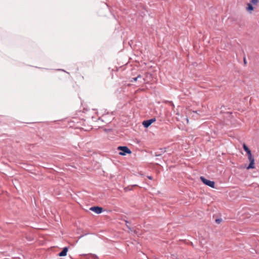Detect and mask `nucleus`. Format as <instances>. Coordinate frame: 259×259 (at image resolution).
Wrapping results in <instances>:
<instances>
[{"label":"nucleus","mask_w":259,"mask_h":259,"mask_svg":"<svg viewBox=\"0 0 259 259\" xmlns=\"http://www.w3.org/2000/svg\"><path fill=\"white\" fill-rule=\"evenodd\" d=\"M117 149L120 151V152H119L120 155L124 156L126 154L132 153V151L127 146H118Z\"/></svg>","instance_id":"obj_1"},{"label":"nucleus","mask_w":259,"mask_h":259,"mask_svg":"<svg viewBox=\"0 0 259 259\" xmlns=\"http://www.w3.org/2000/svg\"><path fill=\"white\" fill-rule=\"evenodd\" d=\"M200 179L201 182L205 185L209 186L211 188H214L215 183L214 181L208 180L202 176L200 177Z\"/></svg>","instance_id":"obj_2"},{"label":"nucleus","mask_w":259,"mask_h":259,"mask_svg":"<svg viewBox=\"0 0 259 259\" xmlns=\"http://www.w3.org/2000/svg\"><path fill=\"white\" fill-rule=\"evenodd\" d=\"M156 121L155 118L143 121L142 124L145 127H148L152 123Z\"/></svg>","instance_id":"obj_3"},{"label":"nucleus","mask_w":259,"mask_h":259,"mask_svg":"<svg viewBox=\"0 0 259 259\" xmlns=\"http://www.w3.org/2000/svg\"><path fill=\"white\" fill-rule=\"evenodd\" d=\"M249 160V164L247 167V169L254 168V159L253 156H251L248 157Z\"/></svg>","instance_id":"obj_4"},{"label":"nucleus","mask_w":259,"mask_h":259,"mask_svg":"<svg viewBox=\"0 0 259 259\" xmlns=\"http://www.w3.org/2000/svg\"><path fill=\"white\" fill-rule=\"evenodd\" d=\"M90 209L97 214L101 213L103 211L102 208L99 206L92 207L90 208Z\"/></svg>","instance_id":"obj_5"},{"label":"nucleus","mask_w":259,"mask_h":259,"mask_svg":"<svg viewBox=\"0 0 259 259\" xmlns=\"http://www.w3.org/2000/svg\"><path fill=\"white\" fill-rule=\"evenodd\" d=\"M135 188L139 189V187L137 185H134L132 186H128V187H126L124 189H125V191L127 192V190H133V189H135Z\"/></svg>","instance_id":"obj_6"},{"label":"nucleus","mask_w":259,"mask_h":259,"mask_svg":"<svg viewBox=\"0 0 259 259\" xmlns=\"http://www.w3.org/2000/svg\"><path fill=\"white\" fill-rule=\"evenodd\" d=\"M246 9L247 11L251 13V12L254 10V7L252 5V4H251L250 3H248L247 4V7H246Z\"/></svg>","instance_id":"obj_7"},{"label":"nucleus","mask_w":259,"mask_h":259,"mask_svg":"<svg viewBox=\"0 0 259 259\" xmlns=\"http://www.w3.org/2000/svg\"><path fill=\"white\" fill-rule=\"evenodd\" d=\"M67 251L68 248L67 247L64 248L63 250L59 253V256H63L66 255Z\"/></svg>","instance_id":"obj_8"},{"label":"nucleus","mask_w":259,"mask_h":259,"mask_svg":"<svg viewBox=\"0 0 259 259\" xmlns=\"http://www.w3.org/2000/svg\"><path fill=\"white\" fill-rule=\"evenodd\" d=\"M142 78V76L141 75H138L136 77L132 78L131 81H136L138 79Z\"/></svg>","instance_id":"obj_9"},{"label":"nucleus","mask_w":259,"mask_h":259,"mask_svg":"<svg viewBox=\"0 0 259 259\" xmlns=\"http://www.w3.org/2000/svg\"><path fill=\"white\" fill-rule=\"evenodd\" d=\"M243 148L246 152L250 150L249 148L248 147V146L244 143L243 145Z\"/></svg>","instance_id":"obj_10"},{"label":"nucleus","mask_w":259,"mask_h":259,"mask_svg":"<svg viewBox=\"0 0 259 259\" xmlns=\"http://www.w3.org/2000/svg\"><path fill=\"white\" fill-rule=\"evenodd\" d=\"M250 2L254 5H257V4L258 2V0H251Z\"/></svg>","instance_id":"obj_11"},{"label":"nucleus","mask_w":259,"mask_h":259,"mask_svg":"<svg viewBox=\"0 0 259 259\" xmlns=\"http://www.w3.org/2000/svg\"><path fill=\"white\" fill-rule=\"evenodd\" d=\"M246 153L247 154L248 157L249 156H252V154H251V150H249V151L246 152Z\"/></svg>","instance_id":"obj_12"},{"label":"nucleus","mask_w":259,"mask_h":259,"mask_svg":"<svg viewBox=\"0 0 259 259\" xmlns=\"http://www.w3.org/2000/svg\"><path fill=\"white\" fill-rule=\"evenodd\" d=\"M243 62H244V65H246L247 61H246V58L245 57L243 58Z\"/></svg>","instance_id":"obj_13"},{"label":"nucleus","mask_w":259,"mask_h":259,"mask_svg":"<svg viewBox=\"0 0 259 259\" xmlns=\"http://www.w3.org/2000/svg\"><path fill=\"white\" fill-rule=\"evenodd\" d=\"M161 155V153H158L157 152H156V153H155V155L156 156H160Z\"/></svg>","instance_id":"obj_14"},{"label":"nucleus","mask_w":259,"mask_h":259,"mask_svg":"<svg viewBox=\"0 0 259 259\" xmlns=\"http://www.w3.org/2000/svg\"><path fill=\"white\" fill-rule=\"evenodd\" d=\"M215 222H216L217 223H220L221 222V220H220V219H217V220H215Z\"/></svg>","instance_id":"obj_15"},{"label":"nucleus","mask_w":259,"mask_h":259,"mask_svg":"<svg viewBox=\"0 0 259 259\" xmlns=\"http://www.w3.org/2000/svg\"><path fill=\"white\" fill-rule=\"evenodd\" d=\"M147 178L150 180H152V176H148Z\"/></svg>","instance_id":"obj_16"},{"label":"nucleus","mask_w":259,"mask_h":259,"mask_svg":"<svg viewBox=\"0 0 259 259\" xmlns=\"http://www.w3.org/2000/svg\"><path fill=\"white\" fill-rule=\"evenodd\" d=\"M160 150L161 151V152L164 153L165 152V150H163L162 149H161Z\"/></svg>","instance_id":"obj_17"},{"label":"nucleus","mask_w":259,"mask_h":259,"mask_svg":"<svg viewBox=\"0 0 259 259\" xmlns=\"http://www.w3.org/2000/svg\"><path fill=\"white\" fill-rule=\"evenodd\" d=\"M148 75H149L150 76H151V75L150 74H149V73H146V76H147Z\"/></svg>","instance_id":"obj_18"},{"label":"nucleus","mask_w":259,"mask_h":259,"mask_svg":"<svg viewBox=\"0 0 259 259\" xmlns=\"http://www.w3.org/2000/svg\"><path fill=\"white\" fill-rule=\"evenodd\" d=\"M170 104H171V105L173 107H174V105L173 104V103H172V102H170Z\"/></svg>","instance_id":"obj_19"},{"label":"nucleus","mask_w":259,"mask_h":259,"mask_svg":"<svg viewBox=\"0 0 259 259\" xmlns=\"http://www.w3.org/2000/svg\"><path fill=\"white\" fill-rule=\"evenodd\" d=\"M143 78V80L144 81H145V79L144 78Z\"/></svg>","instance_id":"obj_20"}]
</instances>
